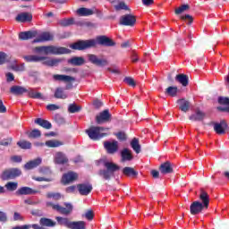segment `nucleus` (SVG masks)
<instances>
[{"label": "nucleus", "instance_id": "obj_38", "mask_svg": "<svg viewBox=\"0 0 229 229\" xmlns=\"http://www.w3.org/2000/svg\"><path fill=\"white\" fill-rule=\"evenodd\" d=\"M28 97L30 98L31 99H45L44 96L40 92H36L33 90V89H28Z\"/></svg>", "mask_w": 229, "mask_h": 229}, {"label": "nucleus", "instance_id": "obj_21", "mask_svg": "<svg viewBox=\"0 0 229 229\" xmlns=\"http://www.w3.org/2000/svg\"><path fill=\"white\" fill-rule=\"evenodd\" d=\"M199 198L202 203V207L207 210V208H208V205L210 204V196H208V193L205 191V190H200Z\"/></svg>", "mask_w": 229, "mask_h": 229}, {"label": "nucleus", "instance_id": "obj_30", "mask_svg": "<svg viewBox=\"0 0 229 229\" xmlns=\"http://www.w3.org/2000/svg\"><path fill=\"white\" fill-rule=\"evenodd\" d=\"M68 64L76 67H80L85 64V58L82 56H74L68 60Z\"/></svg>", "mask_w": 229, "mask_h": 229}, {"label": "nucleus", "instance_id": "obj_13", "mask_svg": "<svg viewBox=\"0 0 229 229\" xmlns=\"http://www.w3.org/2000/svg\"><path fill=\"white\" fill-rule=\"evenodd\" d=\"M112 120V114L108 109H105L100 112L98 115L96 116L97 124H103V123H110Z\"/></svg>", "mask_w": 229, "mask_h": 229}, {"label": "nucleus", "instance_id": "obj_37", "mask_svg": "<svg viewBox=\"0 0 229 229\" xmlns=\"http://www.w3.org/2000/svg\"><path fill=\"white\" fill-rule=\"evenodd\" d=\"M55 220L57 221L58 225L61 226H66V228H71L72 221L69 220L67 217L56 216Z\"/></svg>", "mask_w": 229, "mask_h": 229}, {"label": "nucleus", "instance_id": "obj_8", "mask_svg": "<svg viewBox=\"0 0 229 229\" xmlns=\"http://www.w3.org/2000/svg\"><path fill=\"white\" fill-rule=\"evenodd\" d=\"M53 78L55 81H64V83H66L65 90L73 89L74 86L72 85V82L76 81V78L64 74H55L53 75Z\"/></svg>", "mask_w": 229, "mask_h": 229}, {"label": "nucleus", "instance_id": "obj_20", "mask_svg": "<svg viewBox=\"0 0 229 229\" xmlns=\"http://www.w3.org/2000/svg\"><path fill=\"white\" fill-rule=\"evenodd\" d=\"M111 4H114V8L116 12H121V10H125V12L131 11L130 7L128 6V4H126L124 1L114 0L111 2Z\"/></svg>", "mask_w": 229, "mask_h": 229}, {"label": "nucleus", "instance_id": "obj_35", "mask_svg": "<svg viewBox=\"0 0 229 229\" xmlns=\"http://www.w3.org/2000/svg\"><path fill=\"white\" fill-rule=\"evenodd\" d=\"M70 229H87V223L85 221L71 222Z\"/></svg>", "mask_w": 229, "mask_h": 229}, {"label": "nucleus", "instance_id": "obj_29", "mask_svg": "<svg viewBox=\"0 0 229 229\" xmlns=\"http://www.w3.org/2000/svg\"><path fill=\"white\" fill-rule=\"evenodd\" d=\"M55 162L59 165H64V164H67L69 162V158H67V156H65L64 152H57L55 157Z\"/></svg>", "mask_w": 229, "mask_h": 229}, {"label": "nucleus", "instance_id": "obj_25", "mask_svg": "<svg viewBox=\"0 0 229 229\" xmlns=\"http://www.w3.org/2000/svg\"><path fill=\"white\" fill-rule=\"evenodd\" d=\"M177 104L179 105V110H181V112H184V114H187V112L191 110V102L189 100L184 98L178 99Z\"/></svg>", "mask_w": 229, "mask_h": 229}, {"label": "nucleus", "instance_id": "obj_63", "mask_svg": "<svg viewBox=\"0 0 229 229\" xmlns=\"http://www.w3.org/2000/svg\"><path fill=\"white\" fill-rule=\"evenodd\" d=\"M93 106H95L97 109L101 108V106H103V102L97 99L93 102Z\"/></svg>", "mask_w": 229, "mask_h": 229}, {"label": "nucleus", "instance_id": "obj_2", "mask_svg": "<svg viewBox=\"0 0 229 229\" xmlns=\"http://www.w3.org/2000/svg\"><path fill=\"white\" fill-rule=\"evenodd\" d=\"M34 53H38L39 55H69L71 54V49L64 47L56 46H41L36 47L34 48Z\"/></svg>", "mask_w": 229, "mask_h": 229}, {"label": "nucleus", "instance_id": "obj_60", "mask_svg": "<svg viewBox=\"0 0 229 229\" xmlns=\"http://www.w3.org/2000/svg\"><path fill=\"white\" fill-rule=\"evenodd\" d=\"M6 63V53L0 52V65H3Z\"/></svg>", "mask_w": 229, "mask_h": 229}, {"label": "nucleus", "instance_id": "obj_56", "mask_svg": "<svg viewBox=\"0 0 229 229\" xmlns=\"http://www.w3.org/2000/svg\"><path fill=\"white\" fill-rule=\"evenodd\" d=\"M12 162H14L15 164H21L22 162V157L21 156H13L11 157Z\"/></svg>", "mask_w": 229, "mask_h": 229}, {"label": "nucleus", "instance_id": "obj_41", "mask_svg": "<svg viewBox=\"0 0 229 229\" xmlns=\"http://www.w3.org/2000/svg\"><path fill=\"white\" fill-rule=\"evenodd\" d=\"M54 98H55V99H67V95L64 92V89L57 88L55 89Z\"/></svg>", "mask_w": 229, "mask_h": 229}, {"label": "nucleus", "instance_id": "obj_50", "mask_svg": "<svg viewBox=\"0 0 229 229\" xmlns=\"http://www.w3.org/2000/svg\"><path fill=\"white\" fill-rule=\"evenodd\" d=\"M54 121H55L56 124H59V126L65 124V118H64V116H62L61 114H55L54 117Z\"/></svg>", "mask_w": 229, "mask_h": 229}, {"label": "nucleus", "instance_id": "obj_22", "mask_svg": "<svg viewBox=\"0 0 229 229\" xmlns=\"http://www.w3.org/2000/svg\"><path fill=\"white\" fill-rule=\"evenodd\" d=\"M38 35V32L37 30H29V31H23L19 34V39L20 40H30L31 38H35Z\"/></svg>", "mask_w": 229, "mask_h": 229}, {"label": "nucleus", "instance_id": "obj_42", "mask_svg": "<svg viewBox=\"0 0 229 229\" xmlns=\"http://www.w3.org/2000/svg\"><path fill=\"white\" fill-rule=\"evenodd\" d=\"M59 26L67 28V26H72L74 24V18L63 19L58 21Z\"/></svg>", "mask_w": 229, "mask_h": 229}, {"label": "nucleus", "instance_id": "obj_32", "mask_svg": "<svg viewBox=\"0 0 229 229\" xmlns=\"http://www.w3.org/2000/svg\"><path fill=\"white\" fill-rule=\"evenodd\" d=\"M35 123L38 124V126H41V128H45V130H51L53 128V124L47 120L38 118L35 120Z\"/></svg>", "mask_w": 229, "mask_h": 229}, {"label": "nucleus", "instance_id": "obj_46", "mask_svg": "<svg viewBox=\"0 0 229 229\" xmlns=\"http://www.w3.org/2000/svg\"><path fill=\"white\" fill-rule=\"evenodd\" d=\"M29 139H38L42 137V132L38 129H34L30 132L28 133Z\"/></svg>", "mask_w": 229, "mask_h": 229}, {"label": "nucleus", "instance_id": "obj_24", "mask_svg": "<svg viewBox=\"0 0 229 229\" xmlns=\"http://www.w3.org/2000/svg\"><path fill=\"white\" fill-rule=\"evenodd\" d=\"M15 21L17 22H31L33 21V15L29 13H21L16 16Z\"/></svg>", "mask_w": 229, "mask_h": 229}, {"label": "nucleus", "instance_id": "obj_49", "mask_svg": "<svg viewBox=\"0 0 229 229\" xmlns=\"http://www.w3.org/2000/svg\"><path fill=\"white\" fill-rule=\"evenodd\" d=\"M191 6L189 4H182L177 9H175V15H180L181 13H183V12L190 10Z\"/></svg>", "mask_w": 229, "mask_h": 229}, {"label": "nucleus", "instance_id": "obj_64", "mask_svg": "<svg viewBox=\"0 0 229 229\" xmlns=\"http://www.w3.org/2000/svg\"><path fill=\"white\" fill-rule=\"evenodd\" d=\"M224 83H225L226 89L229 91V74L225 76Z\"/></svg>", "mask_w": 229, "mask_h": 229}, {"label": "nucleus", "instance_id": "obj_27", "mask_svg": "<svg viewBox=\"0 0 229 229\" xmlns=\"http://www.w3.org/2000/svg\"><path fill=\"white\" fill-rule=\"evenodd\" d=\"M40 164H42V158L38 157L34 160H30V161L27 162L24 165V169H26L27 171H31V169H35V167H38V165H40Z\"/></svg>", "mask_w": 229, "mask_h": 229}, {"label": "nucleus", "instance_id": "obj_39", "mask_svg": "<svg viewBox=\"0 0 229 229\" xmlns=\"http://www.w3.org/2000/svg\"><path fill=\"white\" fill-rule=\"evenodd\" d=\"M41 226L53 227L56 225V222L53 221L51 218L42 217L39 220Z\"/></svg>", "mask_w": 229, "mask_h": 229}, {"label": "nucleus", "instance_id": "obj_28", "mask_svg": "<svg viewBox=\"0 0 229 229\" xmlns=\"http://www.w3.org/2000/svg\"><path fill=\"white\" fill-rule=\"evenodd\" d=\"M133 160V154L129 148H123L121 151V162H131Z\"/></svg>", "mask_w": 229, "mask_h": 229}, {"label": "nucleus", "instance_id": "obj_15", "mask_svg": "<svg viewBox=\"0 0 229 229\" xmlns=\"http://www.w3.org/2000/svg\"><path fill=\"white\" fill-rule=\"evenodd\" d=\"M77 189L81 196H89L92 192V184L90 183H80L77 184Z\"/></svg>", "mask_w": 229, "mask_h": 229}, {"label": "nucleus", "instance_id": "obj_61", "mask_svg": "<svg viewBox=\"0 0 229 229\" xmlns=\"http://www.w3.org/2000/svg\"><path fill=\"white\" fill-rule=\"evenodd\" d=\"M180 19H182V21H187L188 20L190 21V24H192L193 19H192V16H191L190 14L182 15L180 17Z\"/></svg>", "mask_w": 229, "mask_h": 229}, {"label": "nucleus", "instance_id": "obj_5", "mask_svg": "<svg viewBox=\"0 0 229 229\" xmlns=\"http://www.w3.org/2000/svg\"><path fill=\"white\" fill-rule=\"evenodd\" d=\"M103 131H105V127L99 126H91L86 130V133L91 140H101L104 137H108V133Z\"/></svg>", "mask_w": 229, "mask_h": 229}, {"label": "nucleus", "instance_id": "obj_52", "mask_svg": "<svg viewBox=\"0 0 229 229\" xmlns=\"http://www.w3.org/2000/svg\"><path fill=\"white\" fill-rule=\"evenodd\" d=\"M47 198H52V199H55V201H58V199H62V194L50 192V193H47Z\"/></svg>", "mask_w": 229, "mask_h": 229}, {"label": "nucleus", "instance_id": "obj_1", "mask_svg": "<svg viewBox=\"0 0 229 229\" xmlns=\"http://www.w3.org/2000/svg\"><path fill=\"white\" fill-rule=\"evenodd\" d=\"M99 46H105L106 47H114L115 42L106 37V36H98L96 39H88V40H79L70 46L72 49L75 51H85V49H90L96 47L97 44Z\"/></svg>", "mask_w": 229, "mask_h": 229}, {"label": "nucleus", "instance_id": "obj_43", "mask_svg": "<svg viewBox=\"0 0 229 229\" xmlns=\"http://www.w3.org/2000/svg\"><path fill=\"white\" fill-rule=\"evenodd\" d=\"M45 144L47 146V148H60V146H64L62 141H58L56 140H47Z\"/></svg>", "mask_w": 229, "mask_h": 229}, {"label": "nucleus", "instance_id": "obj_9", "mask_svg": "<svg viewBox=\"0 0 229 229\" xmlns=\"http://www.w3.org/2000/svg\"><path fill=\"white\" fill-rule=\"evenodd\" d=\"M88 60L90 64H93V65H97V67H106V65L109 64L108 59H99L98 55L94 54H89Z\"/></svg>", "mask_w": 229, "mask_h": 229}, {"label": "nucleus", "instance_id": "obj_3", "mask_svg": "<svg viewBox=\"0 0 229 229\" xmlns=\"http://www.w3.org/2000/svg\"><path fill=\"white\" fill-rule=\"evenodd\" d=\"M23 59L28 63H38L42 62L43 65L47 67H56L63 60L61 58L49 59L47 56H38V55H25Z\"/></svg>", "mask_w": 229, "mask_h": 229}, {"label": "nucleus", "instance_id": "obj_34", "mask_svg": "<svg viewBox=\"0 0 229 229\" xmlns=\"http://www.w3.org/2000/svg\"><path fill=\"white\" fill-rule=\"evenodd\" d=\"M175 81H178V83H181L182 87H187V85H189V76L183 73L177 74L175 76Z\"/></svg>", "mask_w": 229, "mask_h": 229}, {"label": "nucleus", "instance_id": "obj_10", "mask_svg": "<svg viewBox=\"0 0 229 229\" xmlns=\"http://www.w3.org/2000/svg\"><path fill=\"white\" fill-rule=\"evenodd\" d=\"M137 22V17L133 14H125L120 17L119 24L121 26H135Z\"/></svg>", "mask_w": 229, "mask_h": 229}, {"label": "nucleus", "instance_id": "obj_51", "mask_svg": "<svg viewBox=\"0 0 229 229\" xmlns=\"http://www.w3.org/2000/svg\"><path fill=\"white\" fill-rule=\"evenodd\" d=\"M123 81L129 85V87H136L137 83H135V80L131 77H125Z\"/></svg>", "mask_w": 229, "mask_h": 229}, {"label": "nucleus", "instance_id": "obj_12", "mask_svg": "<svg viewBox=\"0 0 229 229\" xmlns=\"http://www.w3.org/2000/svg\"><path fill=\"white\" fill-rule=\"evenodd\" d=\"M213 128L217 135H225L226 130H228V123L225 120H221L220 123L213 122Z\"/></svg>", "mask_w": 229, "mask_h": 229}, {"label": "nucleus", "instance_id": "obj_19", "mask_svg": "<svg viewBox=\"0 0 229 229\" xmlns=\"http://www.w3.org/2000/svg\"><path fill=\"white\" fill-rule=\"evenodd\" d=\"M53 40H55V35H53V33L43 32L36 39H34V42H51Z\"/></svg>", "mask_w": 229, "mask_h": 229}, {"label": "nucleus", "instance_id": "obj_47", "mask_svg": "<svg viewBox=\"0 0 229 229\" xmlns=\"http://www.w3.org/2000/svg\"><path fill=\"white\" fill-rule=\"evenodd\" d=\"M17 187H19V183L15 182H9L5 184V189H7L10 192L17 191Z\"/></svg>", "mask_w": 229, "mask_h": 229}, {"label": "nucleus", "instance_id": "obj_4", "mask_svg": "<svg viewBox=\"0 0 229 229\" xmlns=\"http://www.w3.org/2000/svg\"><path fill=\"white\" fill-rule=\"evenodd\" d=\"M104 167L105 169H100L98 171V175H100V177L103 178V180L107 181H110L112 177L115 175V173L121 170V166L110 161H105Z\"/></svg>", "mask_w": 229, "mask_h": 229}, {"label": "nucleus", "instance_id": "obj_58", "mask_svg": "<svg viewBox=\"0 0 229 229\" xmlns=\"http://www.w3.org/2000/svg\"><path fill=\"white\" fill-rule=\"evenodd\" d=\"M8 221V216L6 213L0 211V223H6Z\"/></svg>", "mask_w": 229, "mask_h": 229}, {"label": "nucleus", "instance_id": "obj_59", "mask_svg": "<svg viewBox=\"0 0 229 229\" xmlns=\"http://www.w3.org/2000/svg\"><path fill=\"white\" fill-rule=\"evenodd\" d=\"M12 144V138L4 139L0 141V146H10Z\"/></svg>", "mask_w": 229, "mask_h": 229}, {"label": "nucleus", "instance_id": "obj_57", "mask_svg": "<svg viewBox=\"0 0 229 229\" xmlns=\"http://www.w3.org/2000/svg\"><path fill=\"white\" fill-rule=\"evenodd\" d=\"M5 76H6V81L8 83H11V81H15V76L12 72H7L5 74Z\"/></svg>", "mask_w": 229, "mask_h": 229}, {"label": "nucleus", "instance_id": "obj_26", "mask_svg": "<svg viewBox=\"0 0 229 229\" xmlns=\"http://www.w3.org/2000/svg\"><path fill=\"white\" fill-rule=\"evenodd\" d=\"M26 92H28V89L19 85L12 86L10 89V93L13 94V96H22Z\"/></svg>", "mask_w": 229, "mask_h": 229}, {"label": "nucleus", "instance_id": "obj_40", "mask_svg": "<svg viewBox=\"0 0 229 229\" xmlns=\"http://www.w3.org/2000/svg\"><path fill=\"white\" fill-rule=\"evenodd\" d=\"M131 148H132L133 151H135V153L137 155H139V153H140V144L139 143V139L133 138L131 140Z\"/></svg>", "mask_w": 229, "mask_h": 229}, {"label": "nucleus", "instance_id": "obj_11", "mask_svg": "<svg viewBox=\"0 0 229 229\" xmlns=\"http://www.w3.org/2000/svg\"><path fill=\"white\" fill-rule=\"evenodd\" d=\"M104 148L108 155H115L119 151V142L117 140L104 141Z\"/></svg>", "mask_w": 229, "mask_h": 229}, {"label": "nucleus", "instance_id": "obj_62", "mask_svg": "<svg viewBox=\"0 0 229 229\" xmlns=\"http://www.w3.org/2000/svg\"><path fill=\"white\" fill-rule=\"evenodd\" d=\"M14 221H24V217L19 214V212H14L13 215Z\"/></svg>", "mask_w": 229, "mask_h": 229}, {"label": "nucleus", "instance_id": "obj_23", "mask_svg": "<svg viewBox=\"0 0 229 229\" xmlns=\"http://www.w3.org/2000/svg\"><path fill=\"white\" fill-rule=\"evenodd\" d=\"M159 171L162 174H171V173H174L173 165L171 162L166 161L160 165Z\"/></svg>", "mask_w": 229, "mask_h": 229}, {"label": "nucleus", "instance_id": "obj_18", "mask_svg": "<svg viewBox=\"0 0 229 229\" xmlns=\"http://www.w3.org/2000/svg\"><path fill=\"white\" fill-rule=\"evenodd\" d=\"M218 103H219V105H222L223 106H218L217 110L219 112H226L227 114H229V98L219 97Z\"/></svg>", "mask_w": 229, "mask_h": 229}, {"label": "nucleus", "instance_id": "obj_48", "mask_svg": "<svg viewBox=\"0 0 229 229\" xmlns=\"http://www.w3.org/2000/svg\"><path fill=\"white\" fill-rule=\"evenodd\" d=\"M17 146H19L21 149H31V142L30 141H18Z\"/></svg>", "mask_w": 229, "mask_h": 229}, {"label": "nucleus", "instance_id": "obj_17", "mask_svg": "<svg viewBox=\"0 0 229 229\" xmlns=\"http://www.w3.org/2000/svg\"><path fill=\"white\" fill-rule=\"evenodd\" d=\"M38 191L33 190L32 188H30L28 186H23L21 188H19L15 194L16 196H31L33 194H37Z\"/></svg>", "mask_w": 229, "mask_h": 229}, {"label": "nucleus", "instance_id": "obj_53", "mask_svg": "<svg viewBox=\"0 0 229 229\" xmlns=\"http://www.w3.org/2000/svg\"><path fill=\"white\" fill-rule=\"evenodd\" d=\"M114 135H115V137H117L118 140H122V141L126 140V134L123 131H119V132L115 133Z\"/></svg>", "mask_w": 229, "mask_h": 229}, {"label": "nucleus", "instance_id": "obj_33", "mask_svg": "<svg viewBox=\"0 0 229 229\" xmlns=\"http://www.w3.org/2000/svg\"><path fill=\"white\" fill-rule=\"evenodd\" d=\"M190 121H203L205 113L199 109H196L195 113L189 117Z\"/></svg>", "mask_w": 229, "mask_h": 229}, {"label": "nucleus", "instance_id": "obj_6", "mask_svg": "<svg viewBox=\"0 0 229 229\" xmlns=\"http://www.w3.org/2000/svg\"><path fill=\"white\" fill-rule=\"evenodd\" d=\"M47 207H51L53 210L62 214V216H71L72 210H74V207L69 202H64L65 208L62 207L60 204H55L53 202H47Z\"/></svg>", "mask_w": 229, "mask_h": 229}, {"label": "nucleus", "instance_id": "obj_45", "mask_svg": "<svg viewBox=\"0 0 229 229\" xmlns=\"http://www.w3.org/2000/svg\"><path fill=\"white\" fill-rule=\"evenodd\" d=\"M165 92L168 94V96H171V98H176L178 95V87L170 86L165 89Z\"/></svg>", "mask_w": 229, "mask_h": 229}, {"label": "nucleus", "instance_id": "obj_14", "mask_svg": "<svg viewBox=\"0 0 229 229\" xmlns=\"http://www.w3.org/2000/svg\"><path fill=\"white\" fill-rule=\"evenodd\" d=\"M76 180H78V174L74 172H68L62 176L61 183L63 185H69V183H72Z\"/></svg>", "mask_w": 229, "mask_h": 229}, {"label": "nucleus", "instance_id": "obj_54", "mask_svg": "<svg viewBox=\"0 0 229 229\" xmlns=\"http://www.w3.org/2000/svg\"><path fill=\"white\" fill-rule=\"evenodd\" d=\"M84 216L88 221H92V219H94V211L89 210L85 213Z\"/></svg>", "mask_w": 229, "mask_h": 229}, {"label": "nucleus", "instance_id": "obj_31", "mask_svg": "<svg viewBox=\"0 0 229 229\" xmlns=\"http://www.w3.org/2000/svg\"><path fill=\"white\" fill-rule=\"evenodd\" d=\"M123 174L124 176H129L131 178H137L139 176V172H137L133 167L125 166L123 169Z\"/></svg>", "mask_w": 229, "mask_h": 229}, {"label": "nucleus", "instance_id": "obj_55", "mask_svg": "<svg viewBox=\"0 0 229 229\" xmlns=\"http://www.w3.org/2000/svg\"><path fill=\"white\" fill-rule=\"evenodd\" d=\"M47 110H49L50 112H54L55 110H60V106L50 104L47 106Z\"/></svg>", "mask_w": 229, "mask_h": 229}, {"label": "nucleus", "instance_id": "obj_7", "mask_svg": "<svg viewBox=\"0 0 229 229\" xmlns=\"http://www.w3.org/2000/svg\"><path fill=\"white\" fill-rule=\"evenodd\" d=\"M21 175L22 170H21V168L13 167L4 170L0 175V178L3 180V182H8V180H15V178H19V176Z\"/></svg>", "mask_w": 229, "mask_h": 229}, {"label": "nucleus", "instance_id": "obj_16", "mask_svg": "<svg viewBox=\"0 0 229 229\" xmlns=\"http://www.w3.org/2000/svg\"><path fill=\"white\" fill-rule=\"evenodd\" d=\"M203 203L199 201H193L190 206V212L191 216H198V214H201L204 210Z\"/></svg>", "mask_w": 229, "mask_h": 229}, {"label": "nucleus", "instance_id": "obj_44", "mask_svg": "<svg viewBox=\"0 0 229 229\" xmlns=\"http://www.w3.org/2000/svg\"><path fill=\"white\" fill-rule=\"evenodd\" d=\"M68 112L69 114H78V112H81V106L75 103L70 104L68 106Z\"/></svg>", "mask_w": 229, "mask_h": 229}, {"label": "nucleus", "instance_id": "obj_36", "mask_svg": "<svg viewBox=\"0 0 229 229\" xmlns=\"http://www.w3.org/2000/svg\"><path fill=\"white\" fill-rule=\"evenodd\" d=\"M77 13L81 17H89V15H94V11H92L91 9L81 7L77 10Z\"/></svg>", "mask_w": 229, "mask_h": 229}]
</instances>
